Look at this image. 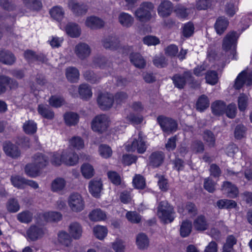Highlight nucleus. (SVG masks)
<instances>
[{"instance_id":"obj_1","label":"nucleus","mask_w":252,"mask_h":252,"mask_svg":"<svg viewBox=\"0 0 252 252\" xmlns=\"http://www.w3.org/2000/svg\"><path fill=\"white\" fill-rule=\"evenodd\" d=\"M125 147L127 152H136L141 154L144 153L147 150V145L145 137L142 132L140 131L138 136L126 143Z\"/></svg>"},{"instance_id":"obj_2","label":"nucleus","mask_w":252,"mask_h":252,"mask_svg":"<svg viewBox=\"0 0 252 252\" xmlns=\"http://www.w3.org/2000/svg\"><path fill=\"white\" fill-rule=\"evenodd\" d=\"M172 79L175 86L179 89H182L188 82L192 88H196L199 86V84L194 80L190 71H186L183 74H177L174 75Z\"/></svg>"},{"instance_id":"obj_3","label":"nucleus","mask_w":252,"mask_h":252,"mask_svg":"<svg viewBox=\"0 0 252 252\" xmlns=\"http://www.w3.org/2000/svg\"><path fill=\"white\" fill-rule=\"evenodd\" d=\"M174 209L166 201L159 202L158 207V216L164 223L171 222L174 220Z\"/></svg>"},{"instance_id":"obj_4","label":"nucleus","mask_w":252,"mask_h":252,"mask_svg":"<svg viewBox=\"0 0 252 252\" xmlns=\"http://www.w3.org/2000/svg\"><path fill=\"white\" fill-rule=\"evenodd\" d=\"M154 8V6L152 2H144L135 11V15L141 22L147 21L151 18V12Z\"/></svg>"},{"instance_id":"obj_5","label":"nucleus","mask_w":252,"mask_h":252,"mask_svg":"<svg viewBox=\"0 0 252 252\" xmlns=\"http://www.w3.org/2000/svg\"><path fill=\"white\" fill-rule=\"evenodd\" d=\"M109 124V118L106 115H99L93 120L92 128L94 131L102 133L107 130Z\"/></svg>"},{"instance_id":"obj_6","label":"nucleus","mask_w":252,"mask_h":252,"mask_svg":"<svg viewBox=\"0 0 252 252\" xmlns=\"http://www.w3.org/2000/svg\"><path fill=\"white\" fill-rule=\"evenodd\" d=\"M157 121L163 131L167 134H170L177 129L178 124L173 119L163 116H159Z\"/></svg>"},{"instance_id":"obj_7","label":"nucleus","mask_w":252,"mask_h":252,"mask_svg":"<svg viewBox=\"0 0 252 252\" xmlns=\"http://www.w3.org/2000/svg\"><path fill=\"white\" fill-rule=\"evenodd\" d=\"M68 204L70 209L75 212H81L85 207V202L83 197L78 193H73L69 195Z\"/></svg>"},{"instance_id":"obj_8","label":"nucleus","mask_w":252,"mask_h":252,"mask_svg":"<svg viewBox=\"0 0 252 252\" xmlns=\"http://www.w3.org/2000/svg\"><path fill=\"white\" fill-rule=\"evenodd\" d=\"M239 34L236 32L231 31L227 33L223 39L222 47L223 50L227 51L236 46Z\"/></svg>"},{"instance_id":"obj_9","label":"nucleus","mask_w":252,"mask_h":252,"mask_svg":"<svg viewBox=\"0 0 252 252\" xmlns=\"http://www.w3.org/2000/svg\"><path fill=\"white\" fill-rule=\"evenodd\" d=\"M26 234L28 240L31 241H36L44 236L45 231L42 227L32 225L27 230Z\"/></svg>"},{"instance_id":"obj_10","label":"nucleus","mask_w":252,"mask_h":252,"mask_svg":"<svg viewBox=\"0 0 252 252\" xmlns=\"http://www.w3.org/2000/svg\"><path fill=\"white\" fill-rule=\"evenodd\" d=\"M97 103L101 110H108L111 108L113 105L114 96L111 94H101L98 96Z\"/></svg>"},{"instance_id":"obj_11","label":"nucleus","mask_w":252,"mask_h":252,"mask_svg":"<svg viewBox=\"0 0 252 252\" xmlns=\"http://www.w3.org/2000/svg\"><path fill=\"white\" fill-rule=\"evenodd\" d=\"M244 84L247 86L252 84V72L247 73L245 71H243L240 73L236 79L234 87L236 89H240Z\"/></svg>"},{"instance_id":"obj_12","label":"nucleus","mask_w":252,"mask_h":252,"mask_svg":"<svg viewBox=\"0 0 252 252\" xmlns=\"http://www.w3.org/2000/svg\"><path fill=\"white\" fill-rule=\"evenodd\" d=\"M2 147L4 152L8 157L16 158L20 156L21 153L18 147L10 141L4 142Z\"/></svg>"},{"instance_id":"obj_13","label":"nucleus","mask_w":252,"mask_h":252,"mask_svg":"<svg viewBox=\"0 0 252 252\" xmlns=\"http://www.w3.org/2000/svg\"><path fill=\"white\" fill-rule=\"evenodd\" d=\"M91 52L90 46L86 43H80L76 45L74 53L77 57L81 60L88 58Z\"/></svg>"},{"instance_id":"obj_14","label":"nucleus","mask_w":252,"mask_h":252,"mask_svg":"<svg viewBox=\"0 0 252 252\" xmlns=\"http://www.w3.org/2000/svg\"><path fill=\"white\" fill-rule=\"evenodd\" d=\"M173 10V4L169 0H163L158 5V12L162 17H166L171 15Z\"/></svg>"},{"instance_id":"obj_15","label":"nucleus","mask_w":252,"mask_h":252,"mask_svg":"<svg viewBox=\"0 0 252 252\" xmlns=\"http://www.w3.org/2000/svg\"><path fill=\"white\" fill-rule=\"evenodd\" d=\"M221 190L224 194L231 198H235L239 193V190L237 187L231 182L225 181L223 183L221 187Z\"/></svg>"},{"instance_id":"obj_16","label":"nucleus","mask_w":252,"mask_h":252,"mask_svg":"<svg viewBox=\"0 0 252 252\" xmlns=\"http://www.w3.org/2000/svg\"><path fill=\"white\" fill-rule=\"evenodd\" d=\"M69 8L76 15L85 14L88 10V6L84 3H79L73 0L68 2Z\"/></svg>"},{"instance_id":"obj_17","label":"nucleus","mask_w":252,"mask_h":252,"mask_svg":"<svg viewBox=\"0 0 252 252\" xmlns=\"http://www.w3.org/2000/svg\"><path fill=\"white\" fill-rule=\"evenodd\" d=\"M165 158L163 152L156 151L153 152L149 157V165L153 167H158L163 163Z\"/></svg>"},{"instance_id":"obj_18","label":"nucleus","mask_w":252,"mask_h":252,"mask_svg":"<svg viewBox=\"0 0 252 252\" xmlns=\"http://www.w3.org/2000/svg\"><path fill=\"white\" fill-rule=\"evenodd\" d=\"M16 58L10 51L0 49V63L4 64L11 65L16 62Z\"/></svg>"},{"instance_id":"obj_19","label":"nucleus","mask_w":252,"mask_h":252,"mask_svg":"<svg viewBox=\"0 0 252 252\" xmlns=\"http://www.w3.org/2000/svg\"><path fill=\"white\" fill-rule=\"evenodd\" d=\"M63 162L66 165L72 166L77 163L79 159L78 155L71 150L64 151L62 153Z\"/></svg>"},{"instance_id":"obj_20","label":"nucleus","mask_w":252,"mask_h":252,"mask_svg":"<svg viewBox=\"0 0 252 252\" xmlns=\"http://www.w3.org/2000/svg\"><path fill=\"white\" fill-rule=\"evenodd\" d=\"M102 189V184L99 179L92 180L89 183V189L91 194L96 198L100 196V193Z\"/></svg>"},{"instance_id":"obj_21","label":"nucleus","mask_w":252,"mask_h":252,"mask_svg":"<svg viewBox=\"0 0 252 252\" xmlns=\"http://www.w3.org/2000/svg\"><path fill=\"white\" fill-rule=\"evenodd\" d=\"M103 47L106 49L115 50L120 46V42L116 36H109L102 40Z\"/></svg>"},{"instance_id":"obj_22","label":"nucleus","mask_w":252,"mask_h":252,"mask_svg":"<svg viewBox=\"0 0 252 252\" xmlns=\"http://www.w3.org/2000/svg\"><path fill=\"white\" fill-rule=\"evenodd\" d=\"M85 25L92 30L101 28L104 26L103 21L95 16H90L87 18Z\"/></svg>"},{"instance_id":"obj_23","label":"nucleus","mask_w":252,"mask_h":252,"mask_svg":"<svg viewBox=\"0 0 252 252\" xmlns=\"http://www.w3.org/2000/svg\"><path fill=\"white\" fill-rule=\"evenodd\" d=\"M57 240L58 243L63 246L69 247L71 245V236L67 232L61 230L57 234Z\"/></svg>"},{"instance_id":"obj_24","label":"nucleus","mask_w":252,"mask_h":252,"mask_svg":"<svg viewBox=\"0 0 252 252\" xmlns=\"http://www.w3.org/2000/svg\"><path fill=\"white\" fill-rule=\"evenodd\" d=\"M229 24L228 20L224 17H219L215 24V28L216 32L219 34H221L227 29Z\"/></svg>"},{"instance_id":"obj_25","label":"nucleus","mask_w":252,"mask_h":252,"mask_svg":"<svg viewBox=\"0 0 252 252\" xmlns=\"http://www.w3.org/2000/svg\"><path fill=\"white\" fill-rule=\"evenodd\" d=\"M69 232L74 239H79L82 234V227L79 223L73 222L69 226Z\"/></svg>"},{"instance_id":"obj_26","label":"nucleus","mask_w":252,"mask_h":252,"mask_svg":"<svg viewBox=\"0 0 252 252\" xmlns=\"http://www.w3.org/2000/svg\"><path fill=\"white\" fill-rule=\"evenodd\" d=\"M65 31L68 35L73 38L79 37L81 32V29L79 26L73 23H69L66 25Z\"/></svg>"},{"instance_id":"obj_27","label":"nucleus","mask_w":252,"mask_h":252,"mask_svg":"<svg viewBox=\"0 0 252 252\" xmlns=\"http://www.w3.org/2000/svg\"><path fill=\"white\" fill-rule=\"evenodd\" d=\"M65 75L67 79L70 82H77L79 78V70L75 67H68L65 69Z\"/></svg>"},{"instance_id":"obj_28","label":"nucleus","mask_w":252,"mask_h":252,"mask_svg":"<svg viewBox=\"0 0 252 252\" xmlns=\"http://www.w3.org/2000/svg\"><path fill=\"white\" fill-rule=\"evenodd\" d=\"M212 113L216 116H220L224 113L226 104L223 101L217 100L211 104Z\"/></svg>"},{"instance_id":"obj_29","label":"nucleus","mask_w":252,"mask_h":252,"mask_svg":"<svg viewBox=\"0 0 252 252\" xmlns=\"http://www.w3.org/2000/svg\"><path fill=\"white\" fill-rule=\"evenodd\" d=\"M120 23L124 27H130L133 24L134 18L130 14L122 12L118 16Z\"/></svg>"},{"instance_id":"obj_30","label":"nucleus","mask_w":252,"mask_h":252,"mask_svg":"<svg viewBox=\"0 0 252 252\" xmlns=\"http://www.w3.org/2000/svg\"><path fill=\"white\" fill-rule=\"evenodd\" d=\"M130 61L133 65L139 68H143L146 65V61L139 53H132L130 55Z\"/></svg>"},{"instance_id":"obj_31","label":"nucleus","mask_w":252,"mask_h":252,"mask_svg":"<svg viewBox=\"0 0 252 252\" xmlns=\"http://www.w3.org/2000/svg\"><path fill=\"white\" fill-rule=\"evenodd\" d=\"M195 229L198 231H204L208 228V223L204 216H199L193 222Z\"/></svg>"},{"instance_id":"obj_32","label":"nucleus","mask_w":252,"mask_h":252,"mask_svg":"<svg viewBox=\"0 0 252 252\" xmlns=\"http://www.w3.org/2000/svg\"><path fill=\"white\" fill-rule=\"evenodd\" d=\"M33 162L40 169L45 167L48 163V158L42 154L38 153L33 157Z\"/></svg>"},{"instance_id":"obj_33","label":"nucleus","mask_w":252,"mask_h":252,"mask_svg":"<svg viewBox=\"0 0 252 252\" xmlns=\"http://www.w3.org/2000/svg\"><path fill=\"white\" fill-rule=\"evenodd\" d=\"M66 186L65 180L62 178H57L51 184V190L54 192H59L63 190Z\"/></svg>"},{"instance_id":"obj_34","label":"nucleus","mask_w":252,"mask_h":252,"mask_svg":"<svg viewBox=\"0 0 252 252\" xmlns=\"http://www.w3.org/2000/svg\"><path fill=\"white\" fill-rule=\"evenodd\" d=\"M78 92L81 97L83 99H89L92 96L91 88L89 85L86 84H83L79 86Z\"/></svg>"},{"instance_id":"obj_35","label":"nucleus","mask_w":252,"mask_h":252,"mask_svg":"<svg viewBox=\"0 0 252 252\" xmlns=\"http://www.w3.org/2000/svg\"><path fill=\"white\" fill-rule=\"evenodd\" d=\"M38 112L44 118L52 119L54 117L53 111L47 105H39L38 106Z\"/></svg>"},{"instance_id":"obj_36","label":"nucleus","mask_w":252,"mask_h":252,"mask_svg":"<svg viewBox=\"0 0 252 252\" xmlns=\"http://www.w3.org/2000/svg\"><path fill=\"white\" fill-rule=\"evenodd\" d=\"M136 245L139 249H145L148 248L149 241L147 235L143 233H139L136 237Z\"/></svg>"},{"instance_id":"obj_37","label":"nucleus","mask_w":252,"mask_h":252,"mask_svg":"<svg viewBox=\"0 0 252 252\" xmlns=\"http://www.w3.org/2000/svg\"><path fill=\"white\" fill-rule=\"evenodd\" d=\"M210 103L208 97L204 95H201L198 99L196 103V108L200 112L203 111L209 106Z\"/></svg>"},{"instance_id":"obj_38","label":"nucleus","mask_w":252,"mask_h":252,"mask_svg":"<svg viewBox=\"0 0 252 252\" xmlns=\"http://www.w3.org/2000/svg\"><path fill=\"white\" fill-rule=\"evenodd\" d=\"M51 16L55 20L60 21L64 17V11L60 6H55L50 10Z\"/></svg>"},{"instance_id":"obj_39","label":"nucleus","mask_w":252,"mask_h":252,"mask_svg":"<svg viewBox=\"0 0 252 252\" xmlns=\"http://www.w3.org/2000/svg\"><path fill=\"white\" fill-rule=\"evenodd\" d=\"M24 131L27 134H33L37 130V125L32 120L26 121L23 126Z\"/></svg>"},{"instance_id":"obj_40","label":"nucleus","mask_w":252,"mask_h":252,"mask_svg":"<svg viewBox=\"0 0 252 252\" xmlns=\"http://www.w3.org/2000/svg\"><path fill=\"white\" fill-rule=\"evenodd\" d=\"M217 205L220 209H230L235 208L237 203L234 200L224 199L218 200L217 202Z\"/></svg>"},{"instance_id":"obj_41","label":"nucleus","mask_w":252,"mask_h":252,"mask_svg":"<svg viewBox=\"0 0 252 252\" xmlns=\"http://www.w3.org/2000/svg\"><path fill=\"white\" fill-rule=\"evenodd\" d=\"M64 119L67 125L74 126L78 123L79 117L76 113L68 112L64 115Z\"/></svg>"},{"instance_id":"obj_42","label":"nucleus","mask_w":252,"mask_h":252,"mask_svg":"<svg viewBox=\"0 0 252 252\" xmlns=\"http://www.w3.org/2000/svg\"><path fill=\"white\" fill-rule=\"evenodd\" d=\"M106 218L105 213L99 209L92 211L89 214V218L93 221L104 220Z\"/></svg>"},{"instance_id":"obj_43","label":"nucleus","mask_w":252,"mask_h":252,"mask_svg":"<svg viewBox=\"0 0 252 252\" xmlns=\"http://www.w3.org/2000/svg\"><path fill=\"white\" fill-rule=\"evenodd\" d=\"M203 138L209 147L212 148L215 146L216 139L212 131L209 130H205L203 134Z\"/></svg>"},{"instance_id":"obj_44","label":"nucleus","mask_w":252,"mask_h":252,"mask_svg":"<svg viewBox=\"0 0 252 252\" xmlns=\"http://www.w3.org/2000/svg\"><path fill=\"white\" fill-rule=\"evenodd\" d=\"M7 210L10 213H16L20 209V205L18 200L15 198H10L7 201L6 204Z\"/></svg>"},{"instance_id":"obj_45","label":"nucleus","mask_w":252,"mask_h":252,"mask_svg":"<svg viewBox=\"0 0 252 252\" xmlns=\"http://www.w3.org/2000/svg\"><path fill=\"white\" fill-rule=\"evenodd\" d=\"M17 219L20 222L28 223L32 220V214L29 211H24L17 214Z\"/></svg>"},{"instance_id":"obj_46","label":"nucleus","mask_w":252,"mask_h":252,"mask_svg":"<svg viewBox=\"0 0 252 252\" xmlns=\"http://www.w3.org/2000/svg\"><path fill=\"white\" fill-rule=\"evenodd\" d=\"M69 146L77 150H80L84 147V142L82 138L79 136H74L69 140Z\"/></svg>"},{"instance_id":"obj_47","label":"nucleus","mask_w":252,"mask_h":252,"mask_svg":"<svg viewBox=\"0 0 252 252\" xmlns=\"http://www.w3.org/2000/svg\"><path fill=\"white\" fill-rule=\"evenodd\" d=\"M192 223L189 220L184 221L180 227V234L183 237H186L190 233Z\"/></svg>"},{"instance_id":"obj_48","label":"nucleus","mask_w":252,"mask_h":252,"mask_svg":"<svg viewBox=\"0 0 252 252\" xmlns=\"http://www.w3.org/2000/svg\"><path fill=\"white\" fill-rule=\"evenodd\" d=\"M25 6L32 10H39L41 6V2L38 0H23Z\"/></svg>"},{"instance_id":"obj_49","label":"nucleus","mask_w":252,"mask_h":252,"mask_svg":"<svg viewBox=\"0 0 252 252\" xmlns=\"http://www.w3.org/2000/svg\"><path fill=\"white\" fill-rule=\"evenodd\" d=\"M205 79L207 83L212 85H215L219 79L218 73L214 70L208 71L206 73Z\"/></svg>"},{"instance_id":"obj_50","label":"nucleus","mask_w":252,"mask_h":252,"mask_svg":"<svg viewBox=\"0 0 252 252\" xmlns=\"http://www.w3.org/2000/svg\"><path fill=\"white\" fill-rule=\"evenodd\" d=\"M81 172L85 178L90 179L94 175L93 167L90 164H84L81 166Z\"/></svg>"},{"instance_id":"obj_51","label":"nucleus","mask_w":252,"mask_h":252,"mask_svg":"<svg viewBox=\"0 0 252 252\" xmlns=\"http://www.w3.org/2000/svg\"><path fill=\"white\" fill-rule=\"evenodd\" d=\"M12 185L18 189H23L25 187L26 179L20 176H14L11 177Z\"/></svg>"},{"instance_id":"obj_52","label":"nucleus","mask_w":252,"mask_h":252,"mask_svg":"<svg viewBox=\"0 0 252 252\" xmlns=\"http://www.w3.org/2000/svg\"><path fill=\"white\" fill-rule=\"evenodd\" d=\"M93 231L96 237L100 240L104 239L107 234V229L103 226L96 225L94 227Z\"/></svg>"},{"instance_id":"obj_53","label":"nucleus","mask_w":252,"mask_h":252,"mask_svg":"<svg viewBox=\"0 0 252 252\" xmlns=\"http://www.w3.org/2000/svg\"><path fill=\"white\" fill-rule=\"evenodd\" d=\"M25 169L26 174L31 177L36 176L40 170L33 162L32 164L27 165Z\"/></svg>"},{"instance_id":"obj_54","label":"nucleus","mask_w":252,"mask_h":252,"mask_svg":"<svg viewBox=\"0 0 252 252\" xmlns=\"http://www.w3.org/2000/svg\"><path fill=\"white\" fill-rule=\"evenodd\" d=\"M83 76L85 79L92 83H96L99 81L100 77L94 74V72L87 70L84 72Z\"/></svg>"},{"instance_id":"obj_55","label":"nucleus","mask_w":252,"mask_h":252,"mask_svg":"<svg viewBox=\"0 0 252 252\" xmlns=\"http://www.w3.org/2000/svg\"><path fill=\"white\" fill-rule=\"evenodd\" d=\"M248 97L245 94H240L238 98V105L240 111H244L248 106Z\"/></svg>"},{"instance_id":"obj_56","label":"nucleus","mask_w":252,"mask_h":252,"mask_svg":"<svg viewBox=\"0 0 252 252\" xmlns=\"http://www.w3.org/2000/svg\"><path fill=\"white\" fill-rule=\"evenodd\" d=\"M247 130L246 127L243 125H238L234 129V136L237 139H241L243 138Z\"/></svg>"},{"instance_id":"obj_57","label":"nucleus","mask_w":252,"mask_h":252,"mask_svg":"<svg viewBox=\"0 0 252 252\" xmlns=\"http://www.w3.org/2000/svg\"><path fill=\"white\" fill-rule=\"evenodd\" d=\"M99 152L101 157L105 158L110 157L112 154L111 148L106 145H101L99 147Z\"/></svg>"},{"instance_id":"obj_58","label":"nucleus","mask_w":252,"mask_h":252,"mask_svg":"<svg viewBox=\"0 0 252 252\" xmlns=\"http://www.w3.org/2000/svg\"><path fill=\"white\" fill-rule=\"evenodd\" d=\"M133 184L138 189H143L146 185L144 178L140 175H137L134 177L133 179Z\"/></svg>"},{"instance_id":"obj_59","label":"nucleus","mask_w":252,"mask_h":252,"mask_svg":"<svg viewBox=\"0 0 252 252\" xmlns=\"http://www.w3.org/2000/svg\"><path fill=\"white\" fill-rule=\"evenodd\" d=\"M216 184V183L210 178L204 179V188L210 192H213L215 190Z\"/></svg>"},{"instance_id":"obj_60","label":"nucleus","mask_w":252,"mask_h":252,"mask_svg":"<svg viewBox=\"0 0 252 252\" xmlns=\"http://www.w3.org/2000/svg\"><path fill=\"white\" fill-rule=\"evenodd\" d=\"M109 179L111 182L116 185H119L121 183V179L120 175L115 171H109L107 173Z\"/></svg>"},{"instance_id":"obj_61","label":"nucleus","mask_w":252,"mask_h":252,"mask_svg":"<svg viewBox=\"0 0 252 252\" xmlns=\"http://www.w3.org/2000/svg\"><path fill=\"white\" fill-rule=\"evenodd\" d=\"M128 97L127 94L125 92H121L116 93L114 96V101L117 104H120L125 102Z\"/></svg>"},{"instance_id":"obj_62","label":"nucleus","mask_w":252,"mask_h":252,"mask_svg":"<svg viewBox=\"0 0 252 252\" xmlns=\"http://www.w3.org/2000/svg\"><path fill=\"white\" fill-rule=\"evenodd\" d=\"M174 12L179 18H185L188 15L187 9L182 5H177L174 10Z\"/></svg>"},{"instance_id":"obj_63","label":"nucleus","mask_w":252,"mask_h":252,"mask_svg":"<svg viewBox=\"0 0 252 252\" xmlns=\"http://www.w3.org/2000/svg\"><path fill=\"white\" fill-rule=\"evenodd\" d=\"M127 220L132 223H138L141 220V217L135 212H128L126 214Z\"/></svg>"},{"instance_id":"obj_64","label":"nucleus","mask_w":252,"mask_h":252,"mask_svg":"<svg viewBox=\"0 0 252 252\" xmlns=\"http://www.w3.org/2000/svg\"><path fill=\"white\" fill-rule=\"evenodd\" d=\"M237 108L236 105L233 103L230 104L227 107L226 106V109L225 112L226 116L231 119L234 118L236 114Z\"/></svg>"}]
</instances>
